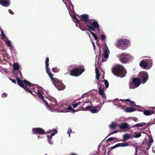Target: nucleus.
Instances as JSON below:
<instances>
[{"label":"nucleus","mask_w":155,"mask_h":155,"mask_svg":"<svg viewBox=\"0 0 155 155\" xmlns=\"http://www.w3.org/2000/svg\"><path fill=\"white\" fill-rule=\"evenodd\" d=\"M81 21L84 22L88 29L95 31L96 30L98 33L100 32L99 25L98 22L94 19H89V15L87 14H83L79 16Z\"/></svg>","instance_id":"f257e3e1"},{"label":"nucleus","mask_w":155,"mask_h":155,"mask_svg":"<svg viewBox=\"0 0 155 155\" xmlns=\"http://www.w3.org/2000/svg\"><path fill=\"white\" fill-rule=\"evenodd\" d=\"M49 61V59L48 57H47L46 58L45 62L46 72L50 77L53 84L57 88L59 91L64 90L65 88V86L57 79L54 78L53 77V75L52 74L51 71H50V69L48 68L49 65L48 63Z\"/></svg>","instance_id":"f03ea898"},{"label":"nucleus","mask_w":155,"mask_h":155,"mask_svg":"<svg viewBox=\"0 0 155 155\" xmlns=\"http://www.w3.org/2000/svg\"><path fill=\"white\" fill-rule=\"evenodd\" d=\"M112 72L114 75L121 78L125 77L127 73L126 69L121 65H117L113 67Z\"/></svg>","instance_id":"7ed1b4c3"},{"label":"nucleus","mask_w":155,"mask_h":155,"mask_svg":"<svg viewBox=\"0 0 155 155\" xmlns=\"http://www.w3.org/2000/svg\"><path fill=\"white\" fill-rule=\"evenodd\" d=\"M129 41L126 39H121L117 41L116 46L120 49L124 50L127 48Z\"/></svg>","instance_id":"20e7f679"},{"label":"nucleus","mask_w":155,"mask_h":155,"mask_svg":"<svg viewBox=\"0 0 155 155\" xmlns=\"http://www.w3.org/2000/svg\"><path fill=\"white\" fill-rule=\"evenodd\" d=\"M140 81L138 78H133L132 81L130 82L129 84L130 89H134L138 87L140 84Z\"/></svg>","instance_id":"39448f33"},{"label":"nucleus","mask_w":155,"mask_h":155,"mask_svg":"<svg viewBox=\"0 0 155 155\" xmlns=\"http://www.w3.org/2000/svg\"><path fill=\"white\" fill-rule=\"evenodd\" d=\"M84 71V68H75L74 69H72L70 71L71 75L74 76H78L81 74Z\"/></svg>","instance_id":"423d86ee"},{"label":"nucleus","mask_w":155,"mask_h":155,"mask_svg":"<svg viewBox=\"0 0 155 155\" xmlns=\"http://www.w3.org/2000/svg\"><path fill=\"white\" fill-rule=\"evenodd\" d=\"M131 56L129 54H126L125 53H122L120 56V61L122 63H125L127 62L129 60Z\"/></svg>","instance_id":"0eeeda50"},{"label":"nucleus","mask_w":155,"mask_h":155,"mask_svg":"<svg viewBox=\"0 0 155 155\" xmlns=\"http://www.w3.org/2000/svg\"><path fill=\"white\" fill-rule=\"evenodd\" d=\"M138 78L140 81H141L143 83H145L147 80L148 77L147 73L143 71L140 72L139 74Z\"/></svg>","instance_id":"6e6552de"},{"label":"nucleus","mask_w":155,"mask_h":155,"mask_svg":"<svg viewBox=\"0 0 155 155\" xmlns=\"http://www.w3.org/2000/svg\"><path fill=\"white\" fill-rule=\"evenodd\" d=\"M151 64L152 65V60H148L147 59L145 60H142L140 61V66L142 68L145 69L149 65Z\"/></svg>","instance_id":"1a4fd4ad"},{"label":"nucleus","mask_w":155,"mask_h":155,"mask_svg":"<svg viewBox=\"0 0 155 155\" xmlns=\"http://www.w3.org/2000/svg\"><path fill=\"white\" fill-rule=\"evenodd\" d=\"M35 91H32L35 94V95L37 96L39 99L42 100L47 105H48L47 101L44 99V96H43L41 93V91H40L38 88H37L36 89H34Z\"/></svg>","instance_id":"9d476101"},{"label":"nucleus","mask_w":155,"mask_h":155,"mask_svg":"<svg viewBox=\"0 0 155 155\" xmlns=\"http://www.w3.org/2000/svg\"><path fill=\"white\" fill-rule=\"evenodd\" d=\"M73 18L75 19L76 21H75L76 23V25L82 31H84L85 30L84 27V23H81L80 21L78 19L76 16H74Z\"/></svg>","instance_id":"9b49d317"},{"label":"nucleus","mask_w":155,"mask_h":155,"mask_svg":"<svg viewBox=\"0 0 155 155\" xmlns=\"http://www.w3.org/2000/svg\"><path fill=\"white\" fill-rule=\"evenodd\" d=\"M17 83L18 85H19L21 87L24 88L28 92L30 93L32 95H35V94H33L32 91H31V90L29 89H28L26 88V87H25V85L23 83L22 81L21 80L20 78H17Z\"/></svg>","instance_id":"f8f14e48"},{"label":"nucleus","mask_w":155,"mask_h":155,"mask_svg":"<svg viewBox=\"0 0 155 155\" xmlns=\"http://www.w3.org/2000/svg\"><path fill=\"white\" fill-rule=\"evenodd\" d=\"M45 98L47 99L46 101L48 102V105H47L45 103V105L47 106H49V104L50 105L51 107H52V106H54L56 105L57 104V101L55 98L54 97H51L50 98H47V97H45ZM46 101V100H45Z\"/></svg>","instance_id":"ddd939ff"},{"label":"nucleus","mask_w":155,"mask_h":155,"mask_svg":"<svg viewBox=\"0 0 155 155\" xmlns=\"http://www.w3.org/2000/svg\"><path fill=\"white\" fill-rule=\"evenodd\" d=\"M32 131L33 133L35 134H38L43 135L46 134V132L44 130L39 127L33 128Z\"/></svg>","instance_id":"4468645a"},{"label":"nucleus","mask_w":155,"mask_h":155,"mask_svg":"<svg viewBox=\"0 0 155 155\" xmlns=\"http://www.w3.org/2000/svg\"><path fill=\"white\" fill-rule=\"evenodd\" d=\"M10 0H0V4L5 7H7L10 5Z\"/></svg>","instance_id":"2eb2a0df"},{"label":"nucleus","mask_w":155,"mask_h":155,"mask_svg":"<svg viewBox=\"0 0 155 155\" xmlns=\"http://www.w3.org/2000/svg\"><path fill=\"white\" fill-rule=\"evenodd\" d=\"M129 126L128 124L126 123L121 124L119 125V127L121 129H128L129 128Z\"/></svg>","instance_id":"dca6fc26"},{"label":"nucleus","mask_w":155,"mask_h":155,"mask_svg":"<svg viewBox=\"0 0 155 155\" xmlns=\"http://www.w3.org/2000/svg\"><path fill=\"white\" fill-rule=\"evenodd\" d=\"M143 114L147 116L151 115L154 113V112L152 110H146L143 111Z\"/></svg>","instance_id":"f3484780"},{"label":"nucleus","mask_w":155,"mask_h":155,"mask_svg":"<svg viewBox=\"0 0 155 155\" xmlns=\"http://www.w3.org/2000/svg\"><path fill=\"white\" fill-rule=\"evenodd\" d=\"M104 87L103 85H102L101 84L100 85L99 88V93L100 95H103L104 93Z\"/></svg>","instance_id":"a211bd4d"},{"label":"nucleus","mask_w":155,"mask_h":155,"mask_svg":"<svg viewBox=\"0 0 155 155\" xmlns=\"http://www.w3.org/2000/svg\"><path fill=\"white\" fill-rule=\"evenodd\" d=\"M115 104L116 105L118 106L119 107H121L122 109H124V106L121 104L118 99H116L114 101Z\"/></svg>","instance_id":"6ab92c4d"},{"label":"nucleus","mask_w":155,"mask_h":155,"mask_svg":"<svg viewBox=\"0 0 155 155\" xmlns=\"http://www.w3.org/2000/svg\"><path fill=\"white\" fill-rule=\"evenodd\" d=\"M124 110L127 112H132L135 110V109L133 107H127Z\"/></svg>","instance_id":"aec40b11"},{"label":"nucleus","mask_w":155,"mask_h":155,"mask_svg":"<svg viewBox=\"0 0 155 155\" xmlns=\"http://www.w3.org/2000/svg\"><path fill=\"white\" fill-rule=\"evenodd\" d=\"M108 49L107 47H106L104 49V58H105L107 59V58L109 55L108 54Z\"/></svg>","instance_id":"412c9836"},{"label":"nucleus","mask_w":155,"mask_h":155,"mask_svg":"<svg viewBox=\"0 0 155 155\" xmlns=\"http://www.w3.org/2000/svg\"><path fill=\"white\" fill-rule=\"evenodd\" d=\"M95 72L96 74V78L97 80H98L99 79L100 76V74L98 68L96 67L95 68Z\"/></svg>","instance_id":"4be33fe9"},{"label":"nucleus","mask_w":155,"mask_h":155,"mask_svg":"<svg viewBox=\"0 0 155 155\" xmlns=\"http://www.w3.org/2000/svg\"><path fill=\"white\" fill-rule=\"evenodd\" d=\"M13 72L14 74H16V79L17 80V78H18V77L17 76V74L19 73L20 74V76L21 77L22 76L21 73L20 71L19 70H13Z\"/></svg>","instance_id":"5701e85b"},{"label":"nucleus","mask_w":155,"mask_h":155,"mask_svg":"<svg viewBox=\"0 0 155 155\" xmlns=\"http://www.w3.org/2000/svg\"><path fill=\"white\" fill-rule=\"evenodd\" d=\"M117 145L119 147H125L128 146L129 145V144L128 142H125L118 143Z\"/></svg>","instance_id":"b1692460"},{"label":"nucleus","mask_w":155,"mask_h":155,"mask_svg":"<svg viewBox=\"0 0 155 155\" xmlns=\"http://www.w3.org/2000/svg\"><path fill=\"white\" fill-rule=\"evenodd\" d=\"M23 83V84H24L25 85V87L26 86H29L30 87L32 84L31 83H30V82H29L28 81H27L26 80H24L23 81H22Z\"/></svg>","instance_id":"393cba45"},{"label":"nucleus","mask_w":155,"mask_h":155,"mask_svg":"<svg viewBox=\"0 0 155 155\" xmlns=\"http://www.w3.org/2000/svg\"><path fill=\"white\" fill-rule=\"evenodd\" d=\"M146 124L145 123H138L136 124L135 125L132 127H141L143 126H145Z\"/></svg>","instance_id":"a878e982"},{"label":"nucleus","mask_w":155,"mask_h":155,"mask_svg":"<svg viewBox=\"0 0 155 155\" xmlns=\"http://www.w3.org/2000/svg\"><path fill=\"white\" fill-rule=\"evenodd\" d=\"M67 109L68 110L70 111H72V112H75L78 111H79V109L77 110H75L72 108V107L71 106H68Z\"/></svg>","instance_id":"bb28decb"},{"label":"nucleus","mask_w":155,"mask_h":155,"mask_svg":"<svg viewBox=\"0 0 155 155\" xmlns=\"http://www.w3.org/2000/svg\"><path fill=\"white\" fill-rule=\"evenodd\" d=\"M123 141H126L127 139H129L130 138V137L129 136L128 134H125L123 135Z\"/></svg>","instance_id":"cd10ccee"},{"label":"nucleus","mask_w":155,"mask_h":155,"mask_svg":"<svg viewBox=\"0 0 155 155\" xmlns=\"http://www.w3.org/2000/svg\"><path fill=\"white\" fill-rule=\"evenodd\" d=\"M13 67L14 70H19V65L17 63H14L13 64Z\"/></svg>","instance_id":"c85d7f7f"},{"label":"nucleus","mask_w":155,"mask_h":155,"mask_svg":"<svg viewBox=\"0 0 155 155\" xmlns=\"http://www.w3.org/2000/svg\"><path fill=\"white\" fill-rule=\"evenodd\" d=\"M91 30H89V29H88L87 30V31H89L90 32L91 34L93 35L95 40H97V36L95 35V34L94 32H93L91 31Z\"/></svg>","instance_id":"c756f323"},{"label":"nucleus","mask_w":155,"mask_h":155,"mask_svg":"<svg viewBox=\"0 0 155 155\" xmlns=\"http://www.w3.org/2000/svg\"><path fill=\"white\" fill-rule=\"evenodd\" d=\"M102 106V104H100L99 105H96V106H92V107L93 108H97V109H98V110H101Z\"/></svg>","instance_id":"7c9ffc66"},{"label":"nucleus","mask_w":155,"mask_h":155,"mask_svg":"<svg viewBox=\"0 0 155 155\" xmlns=\"http://www.w3.org/2000/svg\"><path fill=\"white\" fill-rule=\"evenodd\" d=\"M116 126V125L114 123L112 122L111 124L110 125L109 127L110 129H114Z\"/></svg>","instance_id":"2f4dec72"},{"label":"nucleus","mask_w":155,"mask_h":155,"mask_svg":"<svg viewBox=\"0 0 155 155\" xmlns=\"http://www.w3.org/2000/svg\"><path fill=\"white\" fill-rule=\"evenodd\" d=\"M51 132L53 133L52 134H55L57 133V131L55 129H53L52 130H50L49 131H48V134L51 133Z\"/></svg>","instance_id":"473e14b6"},{"label":"nucleus","mask_w":155,"mask_h":155,"mask_svg":"<svg viewBox=\"0 0 155 155\" xmlns=\"http://www.w3.org/2000/svg\"><path fill=\"white\" fill-rule=\"evenodd\" d=\"M103 81L104 82V84L106 87L107 88L109 86V83L108 81L106 80H103Z\"/></svg>","instance_id":"72a5a7b5"},{"label":"nucleus","mask_w":155,"mask_h":155,"mask_svg":"<svg viewBox=\"0 0 155 155\" xmlns=\"http://www.w3.org/2000/svg\"><path fill=\"white\" fill-rule=\"evenodd\" d=\"M90 110L91 111V113H94L97 112L99 111V110L96 108H94L91 110Z\"/></svg>","instance_id":"f704fd0d"},{"label":"nucleus","mask_w":155,"mask_h":155,"mask_svg":"<svg viewBox=\"0 0 155 155\" xmlns=\"http://www.w3.org/2000/svg\"><path fill=\"white\" fill-rule=\"evenodd\" d=\"M6 44L7 45H8L9 47H12V44L10 41L9 40L7 39L6 40Z\"/></svg>","instance_id":"c9c22d12"},{"label":"nucleus","mask_w":155,"mask_h":155,"mask_svg":"<svg viewBox=\"0 0 155 155\" xmlns=\"http://www.w3.org/2000/svg\"><path fill=\"white\" fill-rule=\"evenodd\" d=\"M55 135V134H51V135H47L48 137V140H51L52 137Z\"/></svg>","instance_id":"e433bc0d"},{"label":"nucleus","mask_w":155,"mask_h":155,"mask_svg":"<svg viewBox=\"0 0 155 155\" xmlns=\"http://www.w3.org/2000/svg\"><path fill=\"white\" fill-rule=\"evenodd\" d=\"M1 31L2 36L1 37L3 39H5V35L2 30H1Z\"/></svg>","instance_id":"4c0bfd02"},{"label":"nucleus","mask_w":155,"mask_h":155,"mask_svg":"<svg viewBox=\"0 0 155 155\" xmlns=\"http://www.w3.org/2000/svg\"><path fill=\"white\" fill-rule=\"evenodd\" d=\"M72 132V130L71 128H69L67 132L68 134L69 135V137H70V134Z\"/></svg>","instance_id":"58836bf2"},{"label":"nucleus","mask_w":155,"mask_h":155,"mask_svg":"<svg viewBox=\"0 0 155 155\" xmlns=\"http://www.w3.org/2000/svg\"><path fill=\"white\" fill-rule=\"evenodd\" d=\"M100 37H101V40L102 41H103L104 40L105 38V36L103 35V34H102L100 36Z\"/></svg>","instance_id":"ea45409f"},{"label":"nucleus","mask_w":155,"mask_h":155,"mask_svg":"<svg viewBox=\"0 0 155 155\" xmlns=\"http://www.w3.org/2000/svg\"><path fill=\"white\" fill-rule=\"evenodd\" d=\"M114 139H116V138H115L113 137H111L109 138L107 140V141H112Z\"/></svg>","instance_id":"a19ab883"},{"label":"nucleus","mask_w":155,"mask_h":155,"mask_svg":"<svg viewBox=\"0 0 155 155\" xmlns=\"http://www.w3.org/2000/svg\"><path fill=\"white\" fill-rule=\"evenodd\" d=\"M141 136V135L140 133H138L137 134L135 135L134 136V137L135 138H138L140 137Z\"/></svg>","instance_id":"79ce46f5"},{"label":"nucleus","mask_w":155,"mask_h":155,"mask_svg":"<svg viewBox=\"0 0 155 155\" xmlns=\"http://www.w3.org/2000/svg\"><path fill=\"white\" fill-rule=\"evenodd\" d=\"M83 108H84L86 110H87L89 109H90L91 108V106H86L85 107H81Z\"/></svg>","instance_id":"37998d69"},{"label":"nucleus","mask_w":155,"mask_h":155,"mask_svg":"<svg viewBox=\"0 0 155 155\" xmlns=\"http://www.w3.org/2000/svg\"><path fill=\"white\" fill-rule=\"evenodd\" d=\"M52 70L53 72L55 73L58 72L57 69L56 68H53L52 69Z\"/></svg>","instance_id":"c03bdc74"},{"label":"nucleus","mask_w":155,"mask_h":155,"mask_svg":"<svg viewBox=\"0 0 155 155\" xmlns=\"http://www.w3.org/2000/svg\"><path fill=\"white\" fill-rule=\"evenodd\" d=\"M153 142V138L152 137H151L150 138V139L149 140V142H148V143H152Z\"/></svg>","instance_id":"a18cd8bd"},{"label":"nucleus","mask_w":155,"mask_h":155,"mask_svg":"<svg viewBox=\"0 0 155 155\" xmlns=\"http://www.w3.org/2000/svg\"><path fill=\"white\" fill-rule=\"evenodd\" d=\"M118 131H119L118 130H116V131H113V132H112V133H111L108 136H109L111 135H112V134H114L116 133Z\"/></svg>","instance_id":"49530a36"},{"label":"nucleus","mask_w":155,"mask_h":155,"mask_svg":"<svg viewBox=\"0 0 155 155\" xmlns=\"http://www.w3.org/2000/svg\"><path fill=\"white\" fill-rule=\"evenodd\" d=\"M7 96V94L5 93H4L2 94V97H6Z\"/></svg>","instance_id":"de8ad7c7"},{"label":"nucleus","mask_w":155,"mask_h":155,"mask_svg":"<svg viewBox=\"0 0 155 155\" xmlns=\"http://www.w3.org/2000/svg\"><path fill=\"white\" fill-rule=\"evenodd\" d=\"M118 145H117V144L115 145V146H113V147H110V149L111 150H113L116 147H119V146H117Z\"/></svg>","instance_id":"09e8293b"},{"label":"nucleus","mask_w":155,"mask_h":155,"mask_svg":"<svg viewBox=\"0 0 155 155\" xmlns=\"http://www.w3.org/2000/svg\"><path fill=\"white\" fill-rule=\"evenodd\" d=\"M130 106H134L135 105V104H134V102L131 101V102H130Z\"/></svg>","instance_id":"8fccbe9b"},{"label":"nucleus","mask_w":155,"mask_h":155,"mask_svg":"<svg viewBox=\"0 0 155 155\" xmlns=\"http://www.w3.org/2000/svg\"><path fill=\"white\" fill-rule=\"evenodd\" d=\"M9 80L11 81L13 83H15V84H16V81L15 80L11 78H10Z\"/></svg>","instance_id":"3c124183"},{"label":"nucleus","mask_w":155,"mask_h":155,"mask_svg":"<svg viewBox=\"0 0 155 155\" xmlns=\"http://www.w3.org/2000/svg\"><path fill=\"white\" fill-rule=\"evenodd\" d=\"M78 105V103H75L73 105V107L74 108L76 107Z\"/></svg>","instance_id":"603ef678"},{"label":"nucleus","mask_w":155,"mask_h":155,"mask_svg":"<svg viewBox=\"0 0 155 155\" xmlns=\"http://www.w3.org/2000/svg\"><path fill=\"white\" fill-rule=\"evenodd\" d=\"M8 11H9V13L11 14H12V15H13L14 13V12L10 9H9L8 10Z\"/></svg>","instance_id":"864d4df0"},{"label":"nucleus","mask_w":155,"mask_h":155,"mask_svg":"<svg viewBox=\"0 0 155 155\" xmlns=\"http://www.w3.org/2000/svg\"><path fill=\"white\" fill-rule=\"evenodd\" d=\"M92 44L93 45L94 49V50H95L96 49V46H95V44L94 43L92 42Z\"/></svg>","instance_id":"5fc2aeb1"},{"label":"nucleus","mask_w":155,"mask_h":155,"mask_svg":"<svg viewBox=\"0 0 155 155\" xmlns=\"http://www.w3.org/2000/svg\"><path fill=\"white\" fill-rule=\"evenodd\" d=\"M151 145V143H148V148H149Z\"/></svg>","instance_id":"6e6d98bb"},{"label":"nucleus","mask_w":155,"mask_h":155,"mask_svg":"<svg viewBox=\"0 0 155 155\" xmlns=\"http://www.w3.org/2000/svg\"><path fill=\"white\" fill-rule=\"evenodd\" d=\"M125 101H128V102H129L130 103V102H131V100H130V99H126V100H125Z\"/></svg>","instance_id":"4d7b16f0"},{"label":"nucleus","mask_w":155,"mask_h":155,"mask_svg":"<svg viewBox=\"0 0 155 155\" xmlns=\"http://www.w3.org/2000/svg\"><path fill=\"white\" fill-rule=\"evenodd\" d=\"M101 95L102 96V97L104 98H106V96H105V95L104 93L103 95Z\"/></svg>","instance_id":"13d9d810"},{"label":"nucleus","mask_w":155,"mask_h":155,"mask_svg":"<svg viewBox=\"0 0 155 155\" xmlns=\"http://www.w3.org/2000/svg\"><path fill=\"white\" fill-rule=\"evenodd\" d=\"M134 120L135 122H137V120H138V119L137 118H135L134 119Z\"/></svg>","instance_id":"bf43d9fd"},{"label":"nucleus","mask_w":155,"mask_h":155,"mask_svg":"<svg viewBox=\"0 0 155 155\" xmlns=\"http://www.w3.org/2000/svg\"><path fill=\"white\" fill-rule=\"evenodd\" d=\"M48 143L51 144L52 143V141L50 140H48Z\"/></svg>","instance_id":"052dcab7"},{"label":"nucleus","mask_w":155,"mask_h":155,"mask_svg":"<svg viewBox=\"0 0 155 155\" xmlns=\"http://www.w3.org/2000/svg\"><path fill=\"white\" fill-rule=\"evenodd\" d=\"M89 102H90V101H89V102H85L84 103V104L82 106V107H84V106H85V104L86 103H89Z\"/></svg>","instance_id":"680f3d73"},{"label":"nucleus","mask_w":155,"mask_h":155,"mask_svg":"<svg viewBox=\"0 0 155 155\" xmlns=\"http://www.w3.org/2000/svg\"><path fill=\"white\" fill-rule=\"evenodd\" d=\"M10 48V50H12L13 48V46L12 45V47H9Z\"/></svg>","instance_id":"e2e57ef3"},{"label":"nucleus","mask_w":155,"mask_h":155,"mask_svg":"<svg viewBox=\"0 0 155 155\" xmlns=\"http://www.w3.org/2000/svg\"><path fill=\"white\" fill-rule=\"evenodd\" d=\"M128 135L130 137V138H131V137L132 134H128Z\"/></svg>","instance_id":"0e129e2a"},{"label":"nucleus","mask_w":155,"mask_h":155,"mask_svg":"<svg viewBox=\"0 0 155 155\" xmlns=\"http://www.w3.org/2000/svg\"><path fill=\"white\" fill-rule=\"evenodd\" d=\"M137 155V148H136V152H135V154L134 155Z\"/></svg>","instance_id":"69168bd1"},{"label":"nucleus","mask_w":155,"mask_h":155,"mask_svg":"<svg viewBox=\"0 0 155 155\" xmlns=\"http://www.w3.org/2000/svg\"><path fill=\"white\" fill-rule=\"evenodd\" d=\"M38 138H39V139L41 138H42V137L41 136H39V135L38 136Z\"/></svg>","instance_id":"338daca9"},{"label":"nucleus","mask_w":155,"mask_h":155,"mask_svg":"<svg viewBox=\"0 0 155 155\" xmlns=\"http://www.w3.org/2000/svg\"><path fill=\"white\" fill-rule=\"evenodd\" d=\"M70 155H77V154L75 153H71Z\"/></svg>","instance_id":"774afa93"}]
</instances>
